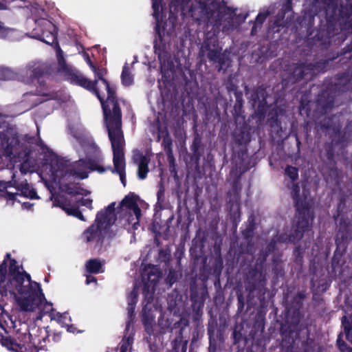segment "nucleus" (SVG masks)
I'll use <instances>...</instances> for the list:
<instances>
[{
    "label": "nucleus",
    "mask_w": 352,
    "mask_h": 352,
    "mask_svg": "<svg viewBox=\"0 0 352 352\" xmlns=\"http://www.w3.org/2000/svg\"><path fill=\"white\" fill-rule=\"evenodd\" d=\"M152 16L158 39L154 41L155 54L161 56L163 37L174 32L177 14L184 20L192 19L199 24L212 26L214 32H228L236 29L245 17L236 10L221 6L218 0H151Z\"/></svg>",
    "instance_id": "obj_1"
},
{
    "label": "nucleus",
    "mask_w": 352,
    "mask_h": 352,
    "mask_svg": "<svg viewBox=\"0 0 352 352\" xmlns=\"http://www.w3.org/2000/svg\"><path fill=\"white\" fill-rule=\"evenodd\" d=\"M83 58L91 69L95 73L98 80L94 82L85 78L73 67L66 64L63 58V52L60 47L56 46V56L59 65L58 72L62 73L67 80L93 91L99 99L104 113L106 126L108 130L113 153V173L120 176L124 186L126 185L125 161L124 157V140L121 130L122 113L119 101L115 96V91L110 87L107 81L102 78L103 72L97 71L90 60L89 54L84 52Z\"/></svg>",
    "instance_id": "obj_2"
},
{
    "label": "nucleus",
    "mask_w": 352,
    "mask_h": 352,
    "mask_svg": "<svg viewBox=\"0 0 352 352\" xmlns=\"http://www.w3.org/2000/svg\"><path fill=\"white\" fill-rule=\"evenodd\" d=\"M74 136L85 149L87 160L69 162L52 153H49V159L47 160L45 166V170L53 182L59 184L63 190L69 195L81 193L79 187L76 185L69 186V184H72L76 179L87 178L89 170H97L100 173H103L105 170L98 168L94 162L95 159H98L100 152L91 138L84 133H74Z\"/></svg>",
    "instance_id": "obj_3"
},
{
    "label": "nucleus",
    "mask_w": 352,
    "mask_h": 352,
    "mask_svg": "<svg viewBox=\"0 0 352 352\" xmlns=\"http://www.w3.org/2000/svg\"><path fill=\"white\" fill-rule=\"evenodd\" d=\"M116 210V202H112L97 213L95 223L83 232L87 242H100L116 222L129 232L138 229L141 210L134 195H126Z\"/></svg>",
    "instance_id": "obj_4"
},
{
    "label": "nucleus",
    "mask_w": 352,
    "mask_h": 352,
    "mask_svg": "<svg viewBox=\"0 0 352 352\" xmlns=\"http://www.w3.org/2000/svg\"><path fill=\"white\" fill-rule=\"evenodd\" d=\"M23 269L14 259L10 258V254H7L3 263L0 265V300L4 297L15 300L19 306L18 298L21 292H23V286L25 280H28L32 283H37L31 280L30 275L21 271ZM12 324V321L8 313H5L0 304V327L6 331Z\"/></svg>",
    "instance_id": "obj_5"
},
{
    "label": "nucleus",
    "mask_w": 352,
    "mask_h": 352,
    "mask_svg": "<svg viewBox=\"0 0 352 352\" xmlns=\"http://www.w3.org/2000/svg\"><path fill=\"white\" fill-rule=\"evenodd\" d=\"M23 291L18 298L19 307L21 311L36 313V320H41L43 316L50 314L52 320H56L61 324L68 325L70 318L67 313L55 311L52 304L47 302L39 283H32L25 280Z\"/></svg>",
    "instance_id": "obj_6"
},
{
    "label": "nucleus",
    "mask_w": 352,
    "mask_h": 352,
    "mask_svg": "<svg viewBox=\"0 0 352 352\" xmlns=\"http://www.w3.org/2000/svg\"><path fill=\"white\" fill-rule=\"evenodd\" d=\"M313 14L323 10L328 20L337 19L341 31L345 34H352V0L341 1L337 8L335 0H314Z\"/></svg>",
    "instance_id": "obj_7"
},
{
    "label": "nucleus",
    "mask_w": 352,
    "mask_h": 352,
    "mask_svg": "<svg viewBox=\"0 0 352 352\" xmlns=\"http://www.w3.org/2000/svg\"><path fill=\"white\" fill-rule=\"evenodd\" d=\"M31 12L36 28L33 29L30 36L51 45L56 41V28L48 19V14L38 3L25 6Z\"/></svg>",
    "instance_id": "obj_8"
},
{
    "label": "nucleus",
    "mask_w": 352,
    "mask_h": 352,
    "mask_svg": "<svg viewBox=\"0 0 352 352\" xmlns=\"http://www.w3.org/2000/svg\"><path fill=\"white\" fill-rule=\"evenodd\" d=\"M299 191V186L297 184H292V196L296 202L297 210L296 218L298 219L295 233L289 235L280 236L278 240L280 242L297 241L302 237L305 232H309L310 222L313 219V212L306 202L304 204L298 199Z\"/></svg>",
    "instance_id": "obj_9"
},
{
    "label": "nucleus",
    "mask_w": 352,
    "mask_h": 352,
    "mask_svg": "<svg viewBox=\"0 0 352 352\" xmlns=\"http://www.w3.org/2000/svg\"><path fill=\"white\" fill-rule=\"evenodd\" d=\"M0 192L2 196L8 200H16L18 197H24L30 199H37L36 192L32 188L26 179H16L14 174L10 182L0 181Z\"/></svg>",
    "instance_id": "obj_10"
},
{
    "label": "nucleus",
    "mask_w": 352,
    "mask_h": 352,
    "mask_svg": "<svg viewBox=\"0 0 352 352\" xmlns=\"http://www.w3.org/2000/svg\"><path fill=\"white\" fill-rule=\"evenodd\" d=\"M21 148L16 131L0 122V155L14 157L19 155Z\"/></svg>",
    "instance_id": "obj_11"
},
{
    "label": "nucleus",
    "mask_w": 352,
    "mask_h": 352,
    "mask_svg": "<svg viewBox=\"0 0 352 352\" xmlns=\"http://www.w3.org/2000/svg\"><path fill=\"white\" fill-rule=\"evenodd\" d=\"M221 50L222 48L219 46L218 39L217 38H210L202 43L200 54L202 56L206 55L210 60L219 63V70L221 71L230 65L227 51L226 50L221 54Z\"/></svg>",
    "instance_id": "obj_12"
},
{
    "label": "nucleus",
    "mask_w": 352,
    "mask_h": 352,
    "mask_svg": "<svg viewBox=\"0 0 352 352\" xmlns=\"http://www.w3.org/2000/svg\"><path fill=\"white\" fill-rule=\"evenodd\" d=\"M161 276L160 272L156 266L146 267L142 273V280L144 283V297L151 298Z\"/></svg>",
    "instance_id": "obj_13"
},
{
    "label": "nucleus",
    "mask_w": 352,
    "mask_h": 352,
    "mask_svg": "<svg viewBox=\"0 0 352 352\" xmlns=\"http://www.w3.org/2000/svg\"><path fill=\"white\" fill-rule=\"evenodd\" d=\"M43 72V64L38 61H31L25 67L19 70V80L28 84Z\"/></svg>",
    "instance_id": "obj_14"
},
{
    "label": "nucleus",
    "mask_w": 352,
    "mask_h": 352,
    "mask_svg": "<svg viewBox=\"0 0 352 352\" xmlns=\"http://www.w3.org/2000/svg\"><path fill=\"white\" fill-rule=\"evenodd\" d=\"M145 299L143 302L144 307L142 309V322L145 327V329L148 334H152L153 324L154 322L155 314L154 311L157 310V307L151 304L153 296L149 298L144 297Z\"/></svg>",
    "instance_id": "obj_15"
},
{
    "label": "nucleus",
    "mask_w": 352,
    "mask_h": 352,
    "mask_svg": "<svg viewBox=\"0 0 352 352\" xmlns=\"http://www.w3.org/2000/svg\"><path fill=\"white\" fill-rule=\"evenodd\" d=\"M29 335L31 338V342L34 346L37 352L44 349L50 335L48 327L32 328L30 330Z\"/></svg>",
    "instance_id": "obj_16"
},
{
    "label": "nucleus",
    "mask_w": 352,
    "mask_h": 352,
    "mask_svg": "<svg viewBox=\"0 0 352 352\" xmlns=\"http://www.w3.org/2000/svg\"><path fill=\"white\" fill-rule=\"evenodd\" d=\"M315 65L311 64L309 65H294L289 69L292 71L291 73V78L294 81L299 80L302 78L309 79L311 78L313 75L316 74Z\"/></svg>",
    "instance_id": "obj_17"
},
{
    "label": "nucleus",
    "mask_w": 352,
    "mask_h": 352,
    "mask_svg": "<svg viewBox=\"0 0 352 352\" xmlns=\"http://www.w3.org/2000/svg\"><path fill=\"white\" fill-rule=\"evenodd\" d=\"M133 161L138 165V175L140 179H144L146 177L148 172V165L151 160L149 155H143L139 151L133 155Z\"/></svg>",
    "instance_id": "obj_18"
},
{
    "label": "nucleus",
    "mask_w": 352,
    "mask_h": 352,
    "mask_svg": "<svg viewBox=\"0 0 352 352\" xmlns=\"http://www.w3.org/2000/svg\"><path fill=\"white\" fill-rule=\"evenodd\" d=\"M138 287L135 284L133 290L129 293L127 296V311H128V317L129 320L126 322V331H128L130 327V325L133 323V317L134 316V310L135 307V305L138 302Z\"/></svg>",
    "instance_id": "obj_19"
},
{
    "label": "nucleus",
    "mask_w": 352,
    "mask_h": 352,
    "mask_svg": "<svg viewBox=\"0 0 352 352\" xmlns=\"http://www.w3.org/2000/svg\"><path fill=\"white\" fill-rule=\"evenodd\" d=\"M54 205L56 206H58L61 208L67 214L74 216L81 221H85L84 216L82 214L81 212L77 208L70 207L66 206L65 204H60L58 200L55 199L54 201Z\"/></svg>",
    "instance_id": "obj_20"
},
{
    "label": "nucleus",
    "mask_w": 352,
    "mask_h": 352,
    "mask_svg": "<svg viewBox=\"0 0 352 352\" xmlns=\"http://www.w3.org/2000/svg\"><path fill=\"white\" fill-rule=\"evenodd\" d=\"M104 262L98 259H91L86 263L87 270L90 273L98 274L104 272Z\"/></svg>",
    "instance_id": "obj_21"
},
{
    "label": "nucleus",
    "mask_w": 352,
    "mask_h": 352,
    "mask_svg": "<svg viewBox=\"0 0 352 352\" xmlns=\"http://www.w3.org/2000/svg\"><path fill=\"white\" fill-rule=\"evenodd\" d=\"M19 32L12 28H6L0 21V38L3 39L16 40L18 38Z\"/></svg>",
    "instance_id": "obj_22"
},
{
    "label": "nucleus",
    "mask_w": 352,
    "mask_h": 352,
    "mask_svg": "<svg viewBox=\"0 0 352 352\" xmlns=\"http://www.w3.org/2000/svg\"><path fill=\"white\" fill-rule=\"evenodd\" d=\"M19 80L18 72L0 66V80Z\"/></svg>",
    "instance_id": "obj_23"
},
{
    "label": "nucleus",
    "mask_w": 352,
    "mask_h": 352,
    "mask_svg": "<svg viewBox=\"0 0 352 352\" xmlns=\"http://www.w3.org/2000/svg\"><path fill=\"white\" fill-rule=\"evenodd\" d=\"M23 97H24V100L25 102H29V105L27 107L26 110L30 109L31 108L37 105L38 104H40V103L43 102L44 100H47V98L43 99L42 96L36 95V94H33L31 93H27V94H24Z\"/></svg>",
    "instance_id": "obj_24"
},
{
    "label": "nucleus",
    "mask_w": 352,
    "mask_h": 352,
    "mask_svg": "<svg viewBox=\"0 0 352 352\" xmlns=\"http://www.w3.org/2000/svg\"><path fill=\"white\" fill-rule=\"evenodd\" d=\"M133 344V334L132 333H126L120 345V352H131L132 346Z\"/></svg>",
    "instance_id": "obj_25"
},
{
    "label": "nucleus",
    "mask_w": 352,
    "mask_h": 352,
    "mask_svg": "<svg viewBox=\"0 0 352 352\" xmlns=\"http://www.w3.org/2000/svg\"><path fill=\"white\" fill-rule=\"evenodd\" d=\"M342 324L344 327L346 339L352 344V320L346 316H343Z\"/></svg>",
    "instance_id": "obj_26"
},
{
    "label": "nucleus",
    "mask_w": 352,
    "mask_h": 352,
    "mask_svg": "<svg viewBox=\"0 0 352 352\" xmlns=\"http://www.w3.org/2000/svg\"><path fill=\"white\" fill-rule=\"evenodd\" d=\"M122 84L125 86H129L133 83V76L129 72V69L126 65H124L121 75Z\"/></svg>",
    "instance_id": "obj_27"
},
{
    "label": "nucleus",
    "mask_w": 352,
    "mask_h": 352,
    "mask_svg": "<svg viewBox=\"0 0 352 352\" xmlns=\"http://www.w3.org/2000/svg\"><path fill=\"white\" fill-rule=\"evenodd\" d=\"M270 12L268 10H263L262 12H260L257 15L254 25L252 27V33H254L256 32V27L257 25H261L264 21L266 19V18L270 15Z\"/></svg>",
    "instance_id": "obj_28"
},
{
    "label": "nucleus",
    "mask_w": 352,
    "mask_h": 352,
    "mask_svg": "<svg viewBox=\"0 0 352 352\" xmlns=\"http://www.w3.org/2000/svg\"><path fill=\"white\" fill-rule=\"evenodd\" d=\"M250 276L254 279L255 283H261L265 278V275L263 272L262 269H258V267L250 272Z\"/></svg>",
    "instance_id": "obj_29"
},
{
    "label": "nucleus",
    "mask_w": 352,
    "mask_h": 352,
    "mask_svg": "<svg viewBox=\"0 0 352 352\" xmlns=\"http://www.w3.org/2000/svg\"><path fill=\"white\" fill-rule=\"evenodd\" d=\"M285 174L292 180L294 181L298 178V169L295 167L288 166L285 168Z\"/></svg>",
    "instance_id": "obj_30"
},
{
    "label": "nucleus",
    "mask_w": 352,
    "mask_h": 352,
    "mask_svg": "<svg viewBox=\"0 0 352 352\" xmlns=\"http://www.w3.org/2000/svg\"><path fill=\"white\" fill-rule=\"evenodd\" d=\"M342 334L340 333L337 339V344L341 352H352V349L349 348L346 344L341 340Z\"/></svg>",
    "instance_id": "obj_31"
},
{
    "label": "nucleus",
    "mask_w": 352,
    "mask_h": 352,
    "mask_svg": "<svg viewBox=\"0 0 352 352\" xmlns=\"http://www.w3.org/2000/svg\"><path fill=\"white\" fill-rule=\"evenodd\" d=\"M335 131V136L332 140L333 144H337L340 142V132L338 129H333Z\"/></svg>",
    "instance_id": "obj_32"
},
{
    "label": "nucleus",
    "mask_w": 352,
    "mask_h": 352,
    "mask_svg": "<svg viewBox=\"0 0 352 352\" xmlns=\"http://www.w3.org/2000/svg\"><path fill=\"white\" fill-rule=\"evenodd\" d=\"M81 205L87 207L89 209H92V200L90 199H85L81 201Z\"/></svg>",
    "instance_id": "obj_33"
},
{
    "label": "nucleus",
    "mask_w": 352,
    "mask_h": 352,
    "mask_svg": "<svg viewBox=\"0 0 352 352\" xmlns=\"http://www.w3.org/2000/svg\"><path fill=\"white\" fill-rule=\"evenodd\" d=\"M165 148L167 149V152H168V158L169 160H170L173 157V155H172V149H171V147H170V143H168L167 146H165Z\"/></svg>",
    "instance_id": "obj_34"
},
{
    "label": "nucleus",
    "mask_w": 352,
    "mask_h": 352,
    "mask_svg": "<svg viewBox=\"0 0 352 352\" xmlns=\"http://www.w3.org/2000/svg\"><path fill=\"white\" fill-rule=\"evenodd\" d=\"M96 278L94 276H90V275L87 276V278H86V284L87 285H89L91 283H96Z\"/></svg>",
    "instance_id": "obj_35"
},
{
    "label": "nucleus",
    "mask_w": 352,
    "mask_h": 352,
    "mask_svg": "<svg viewBox=\"0 0 352 352\" xmlns=\"http://www.w3.org/2000/svg\"><path fill=\"white\" fill-rule=\"evenodd\" d=\"M23 206L26 209H30L31 207L32 206V204L30 202L26 201L23 203Z\"/></svg>",
    "instance_id": "obj_36"
},
{
    "label": "nucleus",
    "mask_w": 352,
    "mask_h": 352,
    "mask_svg": "<svg viewBox=\"0 0 352 352\" xmlns=\"http://www.w3.org/2000/svg\"><path fill=\"white\" fill-rule=\"evenodd\" d=\"M164 195V190L162 189H160L158 192H157V199L158 200L160 199L161 197Z\"/></svg>",
    "instance_id": "obj_37"
},
{
    "label": "nucleus",
    "mask_w": 352,
    "mask_h": 352,
    "mask_svg": "<svg viewBox=\"0 0 352 352\" xmlns=\"http://www.w3.org/2000/svg\"><path fill=\"white\" fill-rule=\"evenodd\" d=\"M67 330H68L69 331H70V332H73V333L74 332V327H73V326L68 327Z\"/></svg>",
    "instance_id": "obj_38"
},
{
    "label": "nucleus",
    "mask_w": 352,
    "mask_h": 352,
    "mask_svg": "<svg viewBox=\"0 0 352 352\" xmlns=\"http://www.w3.org/2000/svg\"><path fill=\"white\" fill-rule=\"evenodd\" d=\"M21 172L22 173H25V172L24 171V165H23V166H21Z\"/></svg>",
    "instance_id": "obj_39"
},
{
    "label": "nucleus",
    "mask_w": 352,
    "mask_h": 352,
    "mask_svg": "<svg viewBox=\"0 0 352 352\" xmlns=\"http://www.w3.org/2000/svg\"><path fill=\"white\" fill-rule=\"evenodd\" d=\"M158 324L160 326H163L162 321H161V319H159Z\"/></svg>",
    "instance_id": "obj_40"
},
{
    "label": "nucleus",
    "mask_w": 352,
    "mask_h": 352,
    "mask_svg": "<svg viewBox=\"0 0 352 352\" xmlns=\"http://www.w3.org/2000/svg\"><path fill=\"white\" fill-rule=\"evenodd\" d=\"M167 324H168V322H166V324H165L164 325L163 324L162 328H164V327H166V326H167Z\"/></svg>",
    "instance_id": "obj_41"
},
{
    "label": "nucleus",
    "mask_w": 352,
    "mask_h": 352,
    "mask_svg": "<svg viewBox=\"0 0 352 352\" xmlns=\"http://www.w3.org/2000/svg\"><path fill=\"white\" fill-rule=\"evenodd\" d=\"M273 248H274V247L272 246V244H270V249Z\"/></svg>",
    "instance_id": "obj_42"
},
{
    "label": "nucleus",
    "mask_w": 352,
    "mask_h": 352,
    "mask_svg": "<svg viewBox=\"0 0 352 352\" xmlns=\"http://www.w3.org/2000/svg\"><path fill=\"white\" fill-rule=\"evenodd\" d=\"M292 0H289V1H291Z\"/></svg>",
    "instance_id": "obj_43"
}]
</instances>
